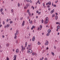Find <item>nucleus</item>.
Instances as JSON below:
<instances>
[{"instance_id":"f257e3e1","label":"nucleus","mask_w":60,"mask_h":60,"mask_svg":"<svg viewBox=\"0 0 60 60\" xmlns=\"http://www.w3.org/2000/svg\"><path fill=\"white\" fill-rule=\"evenodd\" d=\"M29 47H27V49H29V50H28L27 51V52L28 53H32V52H33V51L31 49H29Z\"/></svg>"},{"instance_id":"f03ea898","label":"nucleus","mask_w":60,"mask_h":60,"mask_svg":"<svg viewBox=\"0 0 60 60\" xmlns=\"http://www.w3.org/2000/svg\"><path fill=\"white\" fill-rule=\"evenodd\" d=\"M26 49V48H25V47H23V46L22 45L21 46V50L22 52H23L24 51V50H25Z\"/></svg>"},{"instance_id":"7ed1b4c3","label":"nucleus","mask_w":60,"mask_h":60,"mask_svg":"<svg viewBox=\"0 0 60 60\" xmlns=\"http://www.w3.org/2000/svg\"><path fill=\"white\" fill-rule=\"evenodd\" d=\"M16 60V55H15L14 57V59L13 60Z\"/></svg>"},{"instance_id":"20e7f679","label":"nucleus","mask_w":60,"mask_h":60,"mask_svg":"<svg viewBox=\"0 0 60 60\" xmlns=\"http://www.w3.org/2000/svg\"><path fill=\"white\" fill-rule=\"evenodd\" d=\"M24 25H25V21H23L22 23V26H24Z\"/></svg>"},{"instance_id":"39448f33","label":"nucleus","mask_w":60,"mask_h":60,"mask_svg":"<svg viewBox=\"0 0 60 60\" xmlns=\"http://www.w3.org/2000/svg\"><path fill=\"white\" fill-rule=\"evenodd\" d=\"M27 2H30V3H32V1H31V0H26Z\"/></svg>"},{"instance_id":"423d86ee","label":"nucleus","mask_w":60,"mask_h":60,"mask_svg":"<svg viewBox=\"0 0 60 60\" xmlns=\"http://www.w3.org/2000/svg\"><path fill=\"white\" fill-rule=\"evenodd\" d=\"M45 20H46V21H49V18L48 17H47L45 19Z\"/></svg>"},{"instance_id":"0eeeda50","label":"nucleus","mask_w":60,"mask_h":60,"mask_svg":"<svg viewBox=\"0 0 60 60\" xmlns=\"http://www.w3.org/2000/svg\"><path fill=\"white\" fill-rule=\"evenodd\" d=\"M51 30L50 29H48V33H51Z\"/></svg>"},{"instance_id":"6e6552de","label":"nucleus","mask_w":60,"mask_h":60,"mask_svg":"<svg viewBox=\"0 0 60 60\" xmlns=\"http://www.w3.org/2000/svg\"><path fill=\"white\" fill-rule=\"evenodd\" d=\"M49 21H46V20H45L44 21V24H47L48 23Z\"/></svg>"},{"instance_id":"1a4fd4ad","label":"nucleus","mask_w":60,"mask_h":60,"mask_svg":"<svg viewBox=\"0 0 60 60\" xmlns=\"http://www.w3.org/2000/svg\"><path fill=\"white\" fill-rule=\"evenodd\" d=\"M16 53H19V50L18 49H16Z\"/></svg>"},{"instance_id":"9d476101","label":"nucleus","mask_w":60,"mask_h":60,"mask_svg":"<svg viewBox=\"0 0 60 60\" xmlns=\"http://www.w3.org/2000/svg\"><path fill=\"white\" fill-rule=\"evenodd\" d=\"M34 40H35V37L34 36L33 38H32V40L33 41H34Z\"/></svg>"},{"instance_id":"9b49d317","label":"nucleus","mask_w":60,"mask_h":60,"mask_svg":"<svg viewBox=\"0 0 60 60\" xmlns=\"http://www.w3.org/2000/svg\"><path fill=\"white\" fill-rule=\"evenodd\" d=\"M54 11H55V10H54V9H53V10H52L51 11V14L53 13V12H54Z\"/></svg>"},{"instance_id":"f8f14e48","label":"nucleus","mask_w":60,"mask_h":60,"mask_svg":"<svg viewBox=\"0 0 60 60\" xmlns=\"http://www.w3.org/2000/svg\"><path fill=\"white\" fill-rule=\"evenodd\" d=\"M58 19V16L57 15L55 16V19L57 20Z\"/></svg>"},{"instance_id":"ddd939ff","label":"nucleus","mask_w":60,"mask_h":60,"mask_svg":"<svg viewBox=\"0 0 60 60\" xmlns=\"http://www.w3.org/2000/svg\"><path fill=\"white\" fill-rule=\"evenodd\" d=\"M49 34L50 33H49L47 34H46V36H49V35H50V34Z\"/></svg>"},{"instance_id":"4468645a","label":"nucleus","mask_w":60,"mask_h":60,"mask_svg":"<svg viewBox=\"0 0 60 60\" xmlns=\"http://www.w3.org/2000/svg\"><path fill=\"white\" fill-rule=\"evenodd\" d=\"M9 45H10V44H8V43H7L6 44V46L7 47H9Z\"/></svg>"},{"instance_id":"2eb2a0df","label":"nucleus","mask_w":60,"mask_h":60,"mask_svg":"<svg viewBox=\"0 0 60 60\" xmlns=\"http://www.w3.org/2000/svg\"><path fill=\"white\" fill-rule=\"evenodd\" d=\"M10 24H7L6 25V27H9L10 26Z\"/></svg>"},{"instance_id":"dca6fc26","label":"nucleus","mask_w":60,"mask_h":60,"mask_svg":"<svg viewBox=\"0 0 60 60\" xmlns=\"http://www.w3.org/2000/svg\"><path fill=\"white\" fill-rule=\"evenodd\" d=\"M48 4L49 5H51V2L49 1L48 2Z\"/></svg>"},{"instance_id":"f3484780","label":"nucleus","mask_w":60,"mask_h":60,"mask_svg":"<svg viewBox=\"0 0 60 60\" xmlns=\"http://www.w3.org/2000/svg\"><path fill=\"white\" fill-rule=\"evenodd\" d=\"M51 54H52L53 56H54V55H55V54H54V52H51Z\"/></svg>"},{"instance_id":"a211bd4d","label":"nucleus","mask_w":60,"mask_h":60,"mask_svg":"<svg viewBox=\"0 0 60 60\" xmlns=\"http://www.w3.org/2000/svg\"><path fill=\"white\" fill-rule=\"evenodd\" d=\"M49 43L46 42L45 43V45H48V44H49Z\"/></svg>"},{"instance_id":"6ab92c4d","label":"nucleus","mask_w":60,"mask_h":60,"mask_svg":"<svg viewBox=\"0 0 60 60\" xmlns=\"http://www.w3.org/2000/svg\"><path fill=\"white\" fill-rule=\"evenodd\" d=\"M33 23V21H32V20H31L30 22V24H32Z\"/></svg>"},{"instance_id":"aec40b11","label":"nucleus","mask_w":60,"mask_h":60,"mask_svg":"<svg viewBox=\"0 0 60 60\" xmlns=\"http://www.w3.org/2000/svg\"><path fill=\"white\" fill-rule=\"evenodd\" d=\"M28 6H29V5H28V4H27L26 5V7H28Z\"/></svg>"},{"instance_id":"412c9836","label":"nucleus","mask_w":60,"mask_h":60,"mask_svg":"<svg viewBox=\"0 0 60 60\" xmlns=\"http://www.w3.org/2000/svg\"><path fill=\"white\" fill-rule=\"evenodd\" d=\"M38 45H40V44H41L40 43V42L39 41H38Z\"/></svg>"},{"instance_id":"4be33fe9","label":"nucleus","mask_w":60,"mask_h":60,"mask_svg":"<svg viewBox=\"0 0 60 60\" xmlns=\"http://www.w3.org/2000/svg\"><path fill=\"white\" fill-rule=\"evenodd\" d=\"M18 7H19L20 6V4H19V3H18Z\"/></svg>"},{"instance_id":"5701e85b","label":"nucleus","mask_w":60,"mask_h":60,"mask_svg":"<svg viewBox=\"0 0 60 60\" xmlns=\"http://www.w3.org/2000/svg\"><path fill=\"white\" fill-rule=\"evenodd\" d=\"M27 42H26L25 43V47H26V46H27Z\"/></svg>"},{"instance_id":"b1692460","label":"nucleus","mask_w":60,"mask_h":60,"mask_svg":"<svg viewBox=\"0 0 60 60\" xmlns=\"http://www.w3.org/2000/svg\"><path fill=\"white\" fill-rule=\"evenodd\" d=\"M11 13H12L13 12V11H14L13 10V9H12L11 10Z\"/></svg>"},{"instance_id":"393cba45","label":"nucleus","mask_w":60,"mask_h":60,"mask_svg":"<svg viewBox=\"0 0 60 60\" xmlns=\"http://www.w3.org/2000/svg\"><path fill=\"white\" fill-rule=\"evenodd\" d=\"M16 33L17 34H18L19 33V32L17 30L16 31Z\"/></svg>"},{"instance_id":"a878e982","label":"nucleus","mask_w":60,"mask_h":60,"mask_svg":"<svg viewBox=\"0 0 60 60\" xmlns=\"http://www.w3.org/2000/svg\"><path fill=\"white\" fill-rule=\"evenodd\" d=\"M3 10V8H1L0 10V11L1 12H2Z\"/></svg>"},{"instance_id":"bb28decb","label":"nucleus","mask_w":60,"mask_h":60,"mask_svg":"<svg viewBox=\"0 0 60 60\" xmlns=\"http://www.w3.org/2000/svg\"><path fill=\"white\" fill-rule=\"evenodd\" d=\"M41 23H43L44 22V20L43 19H42L41 20Z\"/></svg>"},{"instance_id":"cd10ccee","label":"nucleus","mask_w":60,"mask_h":60,"mask_svg":"<svg viewBox=\"0 0 60 60\" xmlns=\"http://www.w3.org/2000/svg\"><path fill=\"white\" fill-rule=\"evenodd\" d=\"M55 14H53L52 15V18L55 17Z\"/></svg>"},{"instance_id":"c85d7f7f","label":"nucleus","mask_w":60,"mask_h":60,"mask_svg":"<svg viewBox=\"0 0 60 60\" xmlns=\"http://www.w3.org/2000/svg\"><path fill=\"white\" fill-rule=\"evenodd\" d=\"M59 28H60V26H58L57 27V29H59Z\"/></svg>"},{"instance_id":"c756f323","label":"nucleus","mask_w":60,"mask_h":60,"mask_svg":"<svg viewBox=\"0 0 60 60\" xmlns=\"http://www.w3.org/2000/svg\"><path fill=\"white\" fill-rule=\"evenodd\" d=\"M17 36H15L14 38V39H16L17 38Z\"/></svg>"},{"instance_id":"7c9ffc66","label":"nucleus","mask_w":60,"mask_h":60,"mask_svg":"<svg viewBox=\"0 0 60 60\" xmlns=\"http://www.w3.org/2000/svg\"><path fill=\"white\" fill-rule=\"evenodd\" d=\"M10 24H11L12 23H13V22L12 21H10L9 22Z\"/></svg>"},{"instance_id":"2f4dec72","label":"nucleus","mask_w":60,"mask_h":60,"mask_svg":"<svg viewBox=\"0 0 60 60\" xmlns=\"http://www.w3.org/2000/svg\"><path fill=\"white\" fill-rule=\"evenodd\" d=\"M40 28H42V26L40 25Z\"/></svg>"},{"instance_id":"473e14b6","label":"nucleus","mask_w":60,"mask_h":60,"mask_svg":"<svg viewBox=\"0 0 60 60\" xmlns=\"http://www.w3.org/2000/svg\"><path fill=\"white\" fill-rule=\"evenodd\" d=\"M35 54V53H34V52H33L32 54V55H33V56H34V55Z\"/></svg>"},{"instance_id":"72a5a7b5","label":"nucleus","mask_w":60,"mask_h":60,"mask_svg":"<svg viewBox=\"0 0 60 60\" xmlns=\"http://www.w3.org/2000/svg\"><path fill=\"white\" fill-rule=\"evenodd\" d=\"M7 60H9V58L8 57H7Z\"/></svg>"},{"instance_id":"f704fd0d","label":"nucleus","mask_w":60,"mask_h":60,"mask_svg":"<svg viewBox=\"0 0 60 60\" xmlns=\"http://www.w3.org/2000/svg\"><path fill=\"white\" fill-rule=\"evenodd\" d=\"M27 8H28V7H26V6H25L24 7V9H26Z\"/></svg>"},{"instance_id":"c9c22d12","label":"nucleus","mask_w":60,"mask_h":60,"mask_svg":"<svg viewBox=\"0 0 60 60\" xmlns=\"http://www.w3.org/2000/svg\"><path fill=\"white\" fill-rule=\"evenodd\" d=\"M36 21V20L35 19H34V23H35V22Z\"/></svg>"},{"instance_id":"e433bc0d","label":"nucleus","mask_w":60,"mask_h":60,"mask_svg":"<svg viewBox=\"0 0 60 60\" xmlns=\"http://www.w3.org/2000/svg\"><path fill=\"white\" fill-rule=\"evenodd\" d=\"M54 7H56V5L55 4H54Z\"/></svg>"},{"instance_id":"4c0bfd02","label":"nucleus","mask_w":60,"mask_h":60,"mask_svg":"<svg viewBox=\"0 0 60 60\" xmlns=\"http://www.w3.org/2000/svg\"><path fill=\"white\" fill-rule=\"evenodd\" d=\"M32 27L33 28H35V26H32Z\"/></svg>"},{"instance_id":"58836bf2","label":"nucleus","mask_w":60,"mask_h":60,"mask_svg":"<svg viewBox=\"0 0 60 60\" xmlns=\"http://www.w3.org/2000/svg\"><path fill=\"white\" fill-rule=\"evenodd\" d=\"M1 14H2V15H4V12H1Z\"/></svg>"},{"instance_id":"ea45409f","label":"nucleus","mask_w":60,"mask_h":60,"mask_svg":"<svg viewBox=\"0 0 60 60\" xmlns=\"http://www.w3.org/2000/svg\"><path fill=\"white\" fill-rule=\"evenodd\" d=\"M41 12H39V13H38V14L39 15H40V14H41Z\"/></svg>"},{"instance_id":"a19ab883","label":"nucleus","mask_w":60,"mask_h":60,"mask_svg":"<svg viewBox=\"0 0 60 60\" xmlns=\"http://www.w3.org/2000/svg\"><path fill=\"white\" fill-rule=\"evenodd\" d=\"M8 21H9V19H7V20H6V21L7 22H8Z\"/></svg>"},{"instance_id":"79ce46f5","label":"nucleus","mask_w":60,"mask_h":60,"mask_svg":"<svg viewBox=\"0 0 60 60\" xmlns=\"http://www.w3.org/2000/svg\"><path fill=\"white\" fill-rule=\"evenodd\" d=\"M27 12H29V10H28L27 11Z\"/></svg>"},{"instance_id":"37998d69","label":"nucleus","mask_w":60,"mask_h":60,"mask_svg":"<svg viewBox=\"0 0 60 60\" xmlns=\"http://www.w3.org/2000/svg\"><path fill=\"white\" fill-rule=\"evenodd\" d=\"M46 43H49V41H48L47 40H46Z\"/></svg>"},{"instance_id":"c03bdc74","label":"nucleus","mask_w":60,"mask_h":60,"mask_svg":"<svg viewBox=\"0 0 60 60\" xmlns=\"http://www.w3.org/2000/svg\"><path fill=\"white\" fill-rule=\"evenodd\" d=\"M36 12L38 13H39V11L38 10H37Z\"/></svg>"},{"instance_id":"a18cd8bd","label":"nucleus","mask_w":60,"mask_h":60,"mask_svg":"<svg viewBox=\"0 0 60 60\" xmlns=\"http://www.w3.org/2000/svg\"><path fill=\"white\" fill-rule=\"evenodd\" d=\"M47 7L48 8H49V7H50V6H49V5H48L47 6Z\"/></svg>"},{"instance_id":"49530a36","label":"nucleus","mask_w":60,"mask_h":60,"mask_svg":"<svg viewBox=\"0 0 60 60\" xmlns=\"http://www.w3.org/2000/svg\"><path fill=\"white\" fill-rule=\"evenodd\" d=\"M40 2V0H38V2H37L38 3H39Z\"/></svg>"},{"instance_id":"de8ad7c7","label":"nucleus","mask_w":60,"mask_h":60,"mask_svg":"<svg viewBox=\"0 0 60 60\" xmlns=\"http://www.w3.org/2000/svg\"><path fill=\"white\" fill-rule=\"evenodd\" d=\"M43 6L44 7H45V5H44V3H43Z\"/></svg>"},{"instance_id":"09e8293b","label":"nucleus","mask_w":60,"mask_h":60,"mask_svg":"<svg viewBox=\"0 0 60 60\" xmlns=\"http://www.w3.org/2000/svg\"><path fill=\"white\" fill-rule=\"evenodd\" d=\"M18 40H16V43L17 44V43H18Z\"/></svg>"},{"instance_id":"8fccbe9b","label":"nucleus","mask_w":60,"mask_h":60,"mask_svg":"<svg viewBox=\"0 0 60 60\" xmlns=\"http://www.w3.org/2000/svg\"><path fill=\"white\" fill-rule=\"evenodd\" d=\"M45 60H48V59H47V58H45Z\"/></svg>"},{"instance_id":"3c124183","label":"nucleus","mask_w":60,"mask_h":60,"mask_svg":"<svg viewBox=\"0 0 60 60\" xmlns=\"http://www.w3.org/2000/svg\"><path fill=\"white\" fill-rule=\"evenodd\" d=\"M28 14H29V15L30 16V12H29V13H28Z\"/></svg>"},{"instance_id":"603ef678","label":"nucleus","mask_w":60,"mask_h":60,"mask_svg":"<svg viewBox=\"0 0 60 60\" xmlns=\"http://www.w3.org/2000/svg\"><path fill=\"white\" fill-rule=\"evenodd\" d=\"M22 19H23V17H22L21 19H20V20H22Z\"/></svg>"},{"instance_id":"864d4df0","label":"nucleus","mask_w":60,"mask_h":60,"mask_svg":"<svg viewBox=\"0 0 60 60\" xmlns=\"http://www.w3.org/2000/svg\"><path fill=\"white\" fill-rule=\"evenodd\" d=\"M49 4L48 3H47L46 4V5H48Z\"/></svg>"},{"instance_id":"5fc2aeb1","label":"nucleus","mask_w":60,"mask_h":60,"mask_svg":"<svg viewBox=\"0 0 60 60\" xmlns=\"http://www.w3.org/2000/svg\"><path fill=\"white\" fill-rule=\"evenodd\" d=\"M49 49V48L48 47H47L46 48V50H47Z\"/></svg>"},{"instance_id":"6e6d98bb","label":"nucleus","mask_w":60,"mask_h":60,"mask_svg":"<svg viewBox=\"0 0 60 60\" xmlns=\"http://www.w3.org/2000/svg\"><path fill=\"white\" fill-rule=\"evenodd\" d=\"M2 26V25L1 24L0 25V27H1V26Z\"/></svg>"},{"instance_id":"4d7b16f0","label":"nucleus","mask_w":60,"mask_h":60,"mask_svg":"<svg viewBox=\"0 0 60 60\" xmlns=\"http://www.w3.org/2000/svg\"><path fill=\"white\" fill-rule=\"evenodd\" d=\"M59 23L58 22H57L56 23V24H58Z\"/></svg>"},{"instance_id":"13d9d810","label":"nucleus","mask_w":60,"mask_h":60,"mask_svg":"<svg viewBox=\"0 0 60 60\" xmlns=\"http://www.w3.org/2000/svg\"><path fill=\"white\" fill-rule=\"evenodd\" d=\"M55 14L56 15H58V14H57V13H56Z\"/></svg>"},{"instance_id":"bf43d9fd","label":"nucleus","mask_w":60,"mask_h":60,"mask_svg":"<svg viewBox=\"0 0 60 60\" xmlns=\"http://www.w3.org/2000/svg\"><path fill=\"white\" fill-rule=\"evenodd\" d=\"M3 24H4H4H5V23H4V22L3 21Z\"/></svg>"},{"instance_id":"052dcab7","label":"nucleus","mask_w":60,"mask_h":60,"mask_svg":"<svg viewBox=\"0 0 60 60\" xmlns=\"http://www.w3.org/2000/svg\"><path fill=\"white\" fill-rule=\"evenodd\" d=\"M57 2H58V0H56V1L55 2V3H57Z\"/></svg>"},{"instance_id":"680f3d73","label":"nucleus","mask_w":60,"mask_h":60,"mask_svg":"<svg viewBox=\"0 0 60 60\" xmlns=\"http://www.w3.org/2000/svg\"><path fill=\"white\" fill-rule=\"evenodd\" d=\"M29 29V27H27V29Z\"/></svg>"},{"instance_id":"e2e57ef3","label":"nucleus","mask_w":60,"mask_h":60,"mask_svg":"<svg viewBox=\"0 0 60 60\" xmlns=\"http://www.w3.org/2000/svg\"><path fill=\"white\" fill-rule=\"evenodd\" d=\"M2 37L3 38H4V35H2Z\"/></svg>"},{"instance_id":"0e129e2a","label":"nucleus","mask_w":60,"mask_h":60,"mask_svg":"<svg viewBox=\"0 0 60 60\" xmlns=\"http://www.w3.org/2000/svg\"><path fill=\"white\" fill-rule=\"evenodd\" d=\"M48 10L49 11H50V8H48Z\"/></svg>"},{"instance_id":"69168bd1","label":"nucleus","mask_w":60,"mask_h":60,"mask_svg":"<svg viewBox=\"0 0 60 60\" xmlns=\"http://www.w3.org/2000/svg\"><path fill=\"white\" fill-rule=\"evenodd\" d=\"M33 27H32L31 29V30H33Z\"/></svg>"},{"instance_id":"338daca9","label":"nucleus","mask_w":60,"mask_h":60,"mask_svg":"<svg viewBox=\"0 0 60 60\" xmlns=\"http://www.w3.org/2000/svg\"><path fill=\"white\" fill-rule=\"evenodd\" d=\"M6 26L5 25V26H4V28H6Z\"/></svg>"},{"instance_id":"774afa93","label":"nucleus","mask_w":60,"mask_h":60,"mask_svg":"<svg viewBox=\"0 0 60 60\" xmlns=\"http://www.w3.org/2000/svg\"><path fill=\"white\" fill-rule=\"evenodd\" d=\"M58 24H59V25L60 26V23H59Z\"/></svg>"}]
</instances>
